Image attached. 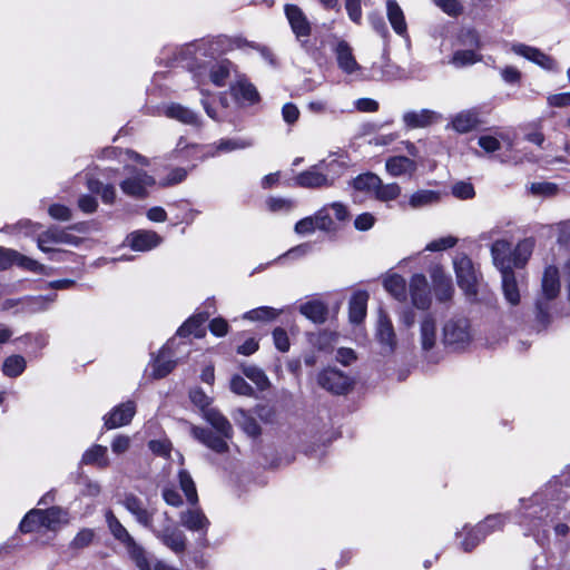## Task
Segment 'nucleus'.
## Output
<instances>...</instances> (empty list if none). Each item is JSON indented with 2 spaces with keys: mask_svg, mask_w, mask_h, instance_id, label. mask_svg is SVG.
Listing matches in <instances>:
<instances>
[{
  "mask_svg": "<svg viewBox=\"0 0 570 570\" xmlns=\"http://www.w3.org/2000/svg\"><path fill=\"white\" fill-rule=\"evenodd\" d=\"M217 53L218 49L212 40H199L181 50L183 60L198 85H204L208 78L217 87L225 86L233 66L228 60L213 61Z\"/></svg>",
  "mask_w": 570,
  "mask_h": 570,
  "instance_id": "obj_1",
  "label": "nucleus"
},
{
  "mask_svg": "<svg viewBox=\"0 0 570 570\" xmlns=\"http://www.w3.org/2000/svg\"><path fill=\"white\" fill-rule=\"evenodd\" d=\"M254 145L250 138H222L218 141L208 145L188 144L185 138H179L174 156L185 160H205L209 157H217L222 154H228L235 150L249 148Z\"/></svg>",
  "mask_w": 570,
  "mask_h": 570,
  "instance_id": "obj_2",
  "label": "nucleus"
},
{
  "mask_svg": "<svg viewBox=\"0 0 570 570\" xmlns=\"http://www.w3.org/2000/svg\"><path fill=\"white\" fill-rule=\"evenodd\" d=\"M204 417L218 434L203 428L191 426L193 436L216 453H225L228 450L226 440L232 438L230 423L215 409H207L204 412Z\"/></svg>",
  "mask_w": 570,
  "mask_h": 570,
  "instance_id": "obj_3",
  "label": "nucleus"
},
{
  "mask_svg": "<svg viewBox=\"0 0 570 570\" xmlns=\"http://www.w3.org/2000/svg\"><path fill=\"white\" fill-rule=\"evenodd\" d=\"M178 482L188 503L193 505V508L180 513L181 525L189 531L206 534L209 527V520L205 513L196 507L198 502V494L190 473L185 469H180L178 472Z\"/></svg>",
  "mask_w": 570,
  "mask_h": 570,
  "instance_id": "obj_4",
  "label": "nucleus"
},
{
  "mask_svg": "<svg viewBox=\"0 0 570 570\" xmlns=\"http://www.w3.org/2000/svg\"><path fill=\"white\" fill-rule=\"evenodd\" d=\"M18 228L27 236H37V246L43 253H58L55 248L56 245L67 244L78 246L81 239L69 233L68 229L59 228L57 226L49 227L47 230L38 234L40 224L32 223L31 220H21L18 223Z\"/></svg>",
  "mask_w": 570,
  "mask_h": 570,
  "instance_id": "obj_5",
  "label": "nucleus"
},
{
  "mask_svg": "<svg viewBox=\"0 0 570 570\" xmlns=\"http://www.w3.org/2000/svg\"><path fill=\"white\" fill-rule=\"evenodd\" d=\"M560 293L559 269L548 265L541 277V287L535 298L537 317L544 321L548 317L550 302L554 301Z\"/></svg>",
  "mask_w": 570,
  "mask_h": 570,
  "instance_id": "obj_6",
  "label": "nucleus"
},
{
  "mask_svg": "<svg viewBox=\"0 0 570 570\" xmlns=\"http://www.w3.org/2000/svg\"><path fill=\"white\" fill-rule=\"evenodd\" d=\"M125 170L126 177L120 180L119 187L126 196L136 199L145 198L149 189L157 184L156 178L142 169L126 166Z\"/></svg>",
  "mask_w": 570,
  "mask_h": 570,
  "instance_id": "obj_7",
  "label": "nucleus"
},
{
  "mask_svg": "<svg viewBox=\"0 0 570 570\" xmlns=\"http://www.w3.org/2000/svg\"><path fill=\"white\" fill-rule=\"evenodd\" d=\"M510 519V514H491L488 515L483 521L478 523L475 527L464 525V531L466 535H472L473 541H469L465 539L461 542V549L465 552L472 551L480 542H482L487 535L491 534L494 531L501 530L507 521Z\"/></svg>",
  "mask_w": 570,
  "mask_h": 570,
  "instance_id": "obj_8",
  "label": "nucleus"
},
{
  "mask_svg": "<svg viewBox=\"0 0 570 570\" xmlns=\"http://www.w3.org/2000/svg\"><path fill=\"white\" fill-rule=\"evenodd\" d=\"M551 512L552 508H543L541 505V500L538 494L527 500L522 499L519 511V524L525 529L527 533H534L542 524V520L547 519Z\"/></svg>",
  "mask_w": 570,
  "mask_h": 570,
  "instance_id": "obj_9",
  "label": "nucleus"
},
{
  "mask_svg": "<svg viewBox=\"0 0 570 570\" xmlns=\"http://www.w3.org/2000/svg\"><path fill=\"white\" fill-rule=\"evenodd\" d=\"M453 265L459 287L464 292L466 297L475 299L478 296L480 273L474 267L472 261L466 255L461 254L454 258Z\"/></svg>",
  "mask_w": 570,
  "mask_h": 570,
  "instance_id": "obj_10",
  "label": "nucleus"
},
{
  "mask_svg": "<svg viewBox=\"0 0 570 570\" xmlns=\"http://www.w3.org/2000/svg\"><path fill=\"white\" fill-rule=\"evenodd\" d=\"M472 340L470 323L464 317L449 318L442 327V342L453 350L466 347Z\"/></svg>",
  "mask_w": 570,
  "mask_h": 570,
  "instance_id": "obj_11",
  "label": "nucleus"
},
{
  "mask_svg": "<svg viewBox=\"0 0 570 570\" xmlns=\"http://www.w3.org/2000/svg\"><path fill=\"white\" fill-rule=\"evenodd\" d=\"M318 384L334 394H345L353 386V380L345 372L328 366L322 370L317 375Z\"/></svg>",
  "mask_w": 570,
  "mask_h": 570,
  "instance_id": "obj_12",
  "label": "nucleus"
},
{
  "mask_svg": "<svg viewBox=\"0 0 570 570\" xmlns=\"http://www.w3.org/2000/svg\"><path fill=\"white\" fill-rule=\"evenodd\" d=\"M164 523L160 527H153L150 531L171 551L180 553L186 549L185 534L171 525L167 512L163 513Z\"/></svg>",
  "mask_w": 570,
  "mask_h": 570,
  "instance_id": "obj_13",
  "label": "nucleus"
},
{
  "mask_svg": "<svg viewBox=\"0 0 570 570\" xmlns=\"http://www.w3.org/2000/svg\"><path fill=\"white\" fill-rule=\"evenodd\" d=\"M375 337L381 346L382 354L391 355L394 353L397 345L396 334L391 318L383 311H380L379 314Z\"/></svg>",
  "mask_w": 570,
  "mask_h": 570,
  "instance_id": "obj_14",
  "label": "nucleus"
},
{
  "mask_svg": "<svg viewBox=\"0 0 570 570\" xmlns=\"http://www.w3.org/2000/svg\"><path fill=\"white\" fill-rule=\"evenodd\" d=\"M35 515H42V525L47 530L56 531L61 525L67 524L69 522L68 512L59 507H52L47 510L33 509L27 513V521L24 523L28 524L30 519L35 518Z\"/></svg>",
  "mask_w": 570,
  "mask_h": 570,
  "instance_id": "obj_15",
  "label": "nucleus"
},
{
  "mask_svg": "<svg viewBox=\"0 0 570 570\" xmlns=\"http://www.w3.org/2000/svg\"><path fill=\"white\" fill-rule=\"evenodd\" d=\"M511 50L515 55L525 58L544 70L553 71L557 69L556 60L538 48L524 43H513L511 46Z\"/></svg>",
  "mask_w": 570,
  "mask_h": 570,
  "instance_id": "obj_16",
  "label": "nucleus"
},
{
  "mask_svg": "<svg viewBox=\"0 0 570 570\" xmlns=\"http://www.w3.org/2000/svg\"><path fill=\"white\" fill-rule=\"evenodd\" d=\"M320 167L325 173V177L331 179V187L335 184L350 165L348 156L344 153H333L318 161Z\"/></svg>",
  "mask_w": 570,
  "mask_h": 570,
  "instance_id": "obj_17",
  "label": "nucleus"
},
{
  "mask_svg": "<svg viewBox=\"0 0 570 570\" xmlns=\"http://www.w3.org/2000/svg\"><path fill=\"white\" fill-rule=\"evenodd\" d=\"M439 332L436 318L430 314H424L419 321V342L424 352L433 350L438 343Z\"/></svg>",
  "mask_w": 570,
  "mask_h": 570,
  "instance_id": "obj_18",
  "label": "nucleus"
},
{
  "mask_svg": "<svg viewBox=\"0 0 570 570\" xmlns=\"http://www.w3.org/2000/svg\"><path fill=\"white\" fill-rule=\"evenodd\" d=\"M285 14L296 38L305 42L311 35V23L303 10L296 4H286Z\"/></svg>",
  "mask_w": 570,
  "mask_h": 570,
  "instance_id": "obj_19",
  "label": "nucleus"
},
{
  "mask_svg": "<svg viewBox=\"0 0 570 570\" xmlns=\"http://www.w3.org/2000/svg\"><path fill=\"white\" fill-rule=\"evenodd\" d=\"M294 180L302 188L318 189L331 187V179L325 177V173L318 163L299 173Z\"/></svg>",
  "mask_w": 570,
  "mask_h": 570,
  "instance_id": "obj_20",
  "label": "nucleus"
},
{
  "mask_svg": "<svg viewBox=\"0 0 570 570\" xmlns=\"http://www.w3.org/2000/svg\"><path fill=\"white\" fill-rule=\"evenodd\" d=\"M122 505L125 509L135 517L136 521L147 528L153 529L154 527V512L148 510L141 499L132 493H128L124 497Z\"/></svg>",
  "mask_w": 570,
  "mask_h": 570,
  "instance_id": "obj_21",
  "label": "nucleus"
},
{
  "mask_svg": "<svg viewBox=\"0 0 570 570\" xmlns=\"http://www.w3.org/2000/svg\"><path fill=\"white\" fill-rule=\"evenodd\" d=\"M334 53L337 66L343 73L354 76L362 70L361 65L354 57L352 47L346 41H338L334 49Z\"/></svg>",
  "mask_w": 570,
  "mask_h": 570,
  "instance_id": "obj_22",
  "label": "nucleus"
},
{
  "mask_svg": "<svg viewBox=\"0 0 570 570\" xmlns=\"http://www.w3.org/2000/svg\"><path fill=\"white\" fill-rule=\"evenodd\" d=\"M410 295L412 304L420 309L430 306L431 296L428 279L423 274H414L410 281Z\"/></svg>",
  "mask_w": 570,
  "mask_h": 570,
  "instance_id": "obj_23",
  "label": "nucleus"
},
{
  "mask_svg": "<svg viewBox=\"0 0 570 570\" xmlns=\"http://www.w3.org/2000/svg\"><path fill=\"white\" fill-rule=\"evenodd\" d=\"M482 124L476 108L461 110L451 117L450 127L458 134H468Z\"/></svg>",
  "mask_w": 570,
  "mask_h": 570,
  "instance_id": "obj_24",
  "label": "nucleus"
},
{
  "mask_svg": "<svg viewBox=\"0 0 570 570\" xmlns=\"http://www.w3.org/2000/svg\"><path fill=\"white\" fill-rule=\"evenodd\" d=\"M161 114L169 119H174L188 126H200L199 116L190 108L177 102H170L161 107Z\"/></svg>",
  "mask_w": 570,
  "mask_h": 570,
  "instance_id": "obj_25",
  "label": "nucleus"
},
{
  "mask_svg": "<svg viewBox=\"0 0 570 570\" xmlns=\"http://www.w3.org/2000/svg\"><path fill=\"white\" fill-rule=\"evenodd\" d=\"M126 242L134 250L147 252L157 247L163 238L156 232L140 229L130 233Z\"/></svg>",
  "mask_w": 570,
  "mask_h": 570,
  "instance_id": "obj_26",
  "label": "nucleus"
},
{
  "mask_svg": "<svg viewBox=\"0 0 570 570\" xmlns=\"http://www.w3.org/2000/svg\"><path fill=\"white\" fill-rule=\"evenodd\" d=\"M136 413V405L132 401H127L116 407H114L105 416V426L107 429H116L119 426L127 425L132 420Z\"/></svg>",
  "mask_w": 570,
  "mask_h": 570,
  "instance_id": "obj_27",
  "label": "nucleus"
},
{
  "mask_svg": "<svg viewBox=\"0 0 570 570\" xmlns=\"http://www.w3.org/2000/svg\"><path fill=\"white\" fill-rule=\"evenodd\" d=\"M385 170L392 177L411 178L417 170V164L406 156H392L385 161Z\"/></svg>",
  "mask_w": 570,
  "mask_h": 570,
  "instance_id": "obj_28",
  "label": "nucleus"
},
{
  "mask_svg": "<svg viewBox=\"0 0 570 570\" xmlns=\"http://www.w3.org/2000/svg\"><path fill=\"white\" fill-rule=\"evenodd\" d=\"M491 255L493 264L500 273L513 271L511 244L508 240H495L491 246Z\"/></svg>",
  "mask_w": 570,
  "mask_h": 570,
  "instance_id": "obj_29",
  "label": "nucleus"
},
{
  "mask_svg": "<svg viewBox=\"0 0 570 570\" xmlns=\"http://www.w3.org/2000/svg\"><path fill=\"white\" fill-rule=\"evenodd\" d=\"M438 118L439 115L430 109L406 111L402 117L405 127L409 129L425 128L432 125Z\"/></svg>",
  "mask_w": 570,
  "mask_h": 570,
  "instance_id": "obj_30",
  "label": "nucleus"
},
{
  "mask_svg": "<svg viewBox=\"0 0 570 570\" xmlns=\"http://www.w3.org/2000/svg\"><path fill=\"white\" fill-rule=\"evenodd\" d=\"M171 344L173 342H168L153 361L151 368L155 379L166 376L176 365V361L173 360Z\"/></svg>",
  "mask_w": 570,
  "mask_h": 570,
  "instance_id": "obj_31",
  "label": "nucleus"
},
{
  "mask_svg": "<svg viewBox=\"0 0 570 570\" xmlns=\"http://www.w3.org/2000/svg\"><path fill=\"white\" fill-rule=\"evenodd\" d=\"M431 277L433 281L434 293L440 302L449 301L453 295V285L451 278L448 277L440 266H435L431 271Z\"/></svg>",
  "mask_w": 570,
  "mask_h": 570,
  "instance_id": "obj_32",
  "label": "nucleus"
},
{
  "mask_svg": "<svg viewBox=\"0 0 570 570\" xmlns=\"http://www.w3.org/2000/svg\"><path fill=\"white\" fill-rule=\"evenodd\" d=\"M386 17L396 35L401 37L407 36V23L404 12L395 0H386Z\"/></svg>",
  "mask_w": 570,
  "mask_h": 570,
  "instance_id": "obj_33",
  "label": "nucleus"
},
{
  "mask_svg": "<svg viewBox=\"0 0 570 570\" xmlns=\"http://www.w3.org/2000/svg\"><path fill=\"white\" fill-rule=\"evenodd\" d=\"M501 287L505 302L510 306H518L521 302V293L513 271L501 273Z\"/></svg>",
  "mask_w": 570,
  "mask_h": 570,
  "instance_id": "obj_34",
  "label": "nucleus"
},
{
  "mask_svg": "<svg viewBox=\"0 0 570 570\" xmlns=\"http://www.w3.org/2000/svg\"><path fill=\"white\" fill-rule=\"evenodd\" d=\"M230 91L234 98L243 104L253 105L259 98L256 88L244 77H239L230 86Z\"/></svg>",
  "mask_w": 570,
  "mask_h": 570,
  "instance_id": "obj_35",
  "label": "nucleus"
},
{
  "mask_svg": "<svg viewBox=\"0 0 570 570\" xmlns=\"http://www.w3.org/2000/svg\"><path fill=\"white\" fill-rule=\"evenodd\" d=\"M299 313L315 324H323L327 320L328 308L320 299H311L299 305Z\"/></svg>",
  "mask_w": 570,
  "mask_h": 570,
  "instance_id": "obj_36",
  "label": "nucleus"
},
{
  "mask_svg": "<svg viewBox=\"0 0 570 570\" xmlns=\"http://www.w3.org/2000/svg\"><path fill=\"white\" fill-rule=\"evenodd\" d=\"M208 318L206 314H197L188 318L177 331V335L186 337L193 335L195 337H203L206 333L205 323Z\"/></svg>",
  "mask_w": 570,
  "mask_h": 570,
  "instance_id": "obj_37",
  "label": "nucleus"
},
{
  "mask_svg": "<svg viewBox=\"0 0 570 570\" xmlns=\"http://www.w3.org/2000/svg\"><path fill=\"white\" fill-rule=\"evenodd\" d=\"M81 464H86V465L92 464V465H97L101 469L109 466L110 461H109V458L107 454V448L99 445V444H95V445L90 446L82 454Z\"/></svg>",
  "mask_w": 570,
  "mask_h": 570,
  "instance_id": "obj_38",
  "label": "nucleus"
},
{
  "mask_svg": "<svg viewBox=\"0 0 570 570\" xmlns=\"http://www.w3.org/2000/svg\"><path fill=\"white\" fill-rule=\"evenodd\" d=\"M127 551L138 570H154V564L157 560L137 542L129 546Z\"/></svg>",
  "mask_w": 570,
  "mask_h": 570,
  "instance_id": "obj_39",
  "label": "nucleus"
},
{
  "mask_svg": "<svg viewBox=\"0 0 570 570\" xmlns=\"http://www.w3.org/2000/svg\"><path fill=\"white\" fill-rule=\"evenodd\" d=\"M368 295L366 292H356L351 301L348 307L350 321L354 324L361 323L366 315V304Z\"/></svg>",
  "mask_w": 570,
  "mask_h": 570,
  "instance_id": "obj_40",
  "label": "nucleus"
},
{
  "mask_svg": "<svg viewBox=\"0 0 570 570\" xmlns=\"http://www.w3.org/2000/svg\"><path fill=\"white\" fill-rule=\"evenodd\" d=\"M106 522L108 524V528L111 532V534L124 543L126 548L134 544L136 542L134 538L129 534L127 529L121 524V522L116 518V515L112 513V511L108 510L105 514Z\"/></svg>",
  "mask_w": 570,
  "mask_h": 570,
  "instance_id": "obj_41",
  "label": "nucleus"
},
{
  "mask_svg": "<svg viewBox=\"0 0 570 570\" xmlns=\"http://www.w3.org/2000/svg\"><path fill=\"white\" fill-rule=\"evenodd\" d=\"M284 313L283 308H275L271 306H261L246 312L243 315L244 320L259 323H271L275 321L281 314Z\"/></svg>",
  "mask_w": 570,
  "mask_h": 570,
  "instance_id": "obj_42",
  "label": "nucleus"
},
{
  "mask_svg": "<svg viewBox=\"0 0 570 570\" xmlns=\"http://www.w3.org/2000/svg\"><path fill=\"white\" fill-rule=\"evenodd\" d=\"M87 187L91 193L99 195L104 204L112 205L116 202L117 191L112 184H104L97 179L89 178Z\"/></svg>",
  "mask_w": 570,
  "mask_h": 570,
  "instance_id": "obj_43",
  "label": "nucleus"
},
{
  "mask_svg": "<svg viewBox=\"0 0 570 570\" xmlns=\"http://www.w3.org/2000/svg\"><path fill=\"white\" fill-rule=\"evenodd\" d=\"M351 186L357 190L374 196L380 187V177L373 173H364L352 179Z\"/></svg>",
  "mask_w": 570,
  "mask_h": 570,
  "instance_id": "obj_44",
  "label": "nucleus"
},
{
  "mask_svg": "<svg viewBox=\"0 0 570 570\" xmlns=\"http://www.w3.org/2000/svg\"><path fill=\"white\" fill-rule=\"evenodd\" d=\"M383 285L386 292H389L395 299L400 302L406 299V283L401 275H387L383 281Z\"/></svg>",
  "mask_w": 570,
  "mask_h": 570,
  "instance_id": "obj_45",
  "label": "nucleus"
},
{
  "mask_svg": "<svg viewBox=\"0 0 570 570\" xmlns=\"http://www.w3.org/2000/svg\"><path fill=\"white\" fill-rule=\"evenodd\" d=\"M534 248V240L532 238H524L518 243L512 252V264L514 267H523L532 255Z\"/></svg>",
  "mask_w": 570,
  "mask_h": 570,
  "instance_id": "obj_46",
  "label": "nucleus"
},
{
  "mask_svg": "<svg viewBox=\"0 0 570 570\" xmlns=\"http://www.w3.org/2000/svg\"><path fill=\"white\" fill-rule=\"evenodd\" d=\"M440 193L430 189H420L410 196L409 204L412 208L417 209L439 203Z\"/></svg>",
  "mask_w": 570,
  "mask_h": 570,
  "instance_id": "obj_47",
  "label": "nucleus"
},
{
  "mask_svg": "<svg viewBox=\"0 0 570 570\" xmlns=\"http://www.w3.org/2000/svg\"><path fill=\"white\" fill-rule=\"evenodd\" d=\"M56 299V295L27 297L19 303L22 305L21 311L27 313H39L48 309L50 304Z\"/></svg>",
  "mask_w": 570,
  "mask_h": 570,
  "instance_id": "obj_48",
  "label": "nucleus"
},
{
  "mask_svg": "<svg viewBox=\"0 0 570 570\" xmlns=\"http://www.w3.org/2000/svg\"><path fill=\"white\" fill-rule=\"evenodd\" d=\"M26 366L27 362L23 356L10 355L2 364V373L8 377H18L24 372Z\"/></svg>",
  "mask_w": 570,
  "mask_h": 570,
  "instance_id": "obj_49",
  "label": "nucleus"
},
{
  "mask_svg": "<svg viewBox=\"0 0 570 570\" xmlns=\"http://www.w3.org/2000/svg\"><path fill=\"white\" fill-rule=\"evenodd\" d=\"M401 195V187L397 183L384 184L380 178V187H376L374 198L387 203L395 200Z\"/></svg>",
  "mask_w": 570,
  "mask_h": 570,
  "instance_id": "obj_50",
  "label": "nucleus"
},
{
  "mask_svg": "<svg viewBox=\"0 0 570 570\" xmlns=\"http://www.w3.org/2000/svg\"><path fill=\"white\" fill-rule=\"evenodd\" d=\"M481 60V56L478 55L474 49H463L454 52L451 62L455 67H465L469 65H473L476 61Z\"/></svg>",
  "mask_w": 570,
  "mask_h": 570,
  "instance_id": "obj_51",
  "label": "nucleus"
},
{
  "mask_svg": "<svg viewBox=\"0 0 570 570\" xmlns=\"http://www.w3.org/2000/svg\"><path fill=\"white\" fill-rule=\"evenodd\" d=\"M266 206L273 213H289L296 207V203L289 198L269 197Z\"/></svg>",
  "mask_w": 570,
  "mask_h": 570,
  "instance_id": "obj_52",
  "label": "nucleus"
},
{
  "mask_svg": "<svg viewBox=\"0 0 570 570\" xmlns=\"http://www.w3.org/2000/svg\"><path fill=\"white\" fill-rule=\"evenodd\" d=\"M243 373L247 379H249L254 384H256V386L259 390H265L269 384V381L265 373L256 366H244Z\"/></svg>",
  "mask_w": 570,
  "mask_h": 570,
  "instance_id": "obj_53",
  "label": "nucleus"
},
{
  "mask_svg": "<svg viewBox=\"0 0 570 570\" xmlns=\"http://www.w3.org/2000/svg\"><path fill=\"white\" fill-rule=\"evenodd\" d=\"M530 191L534 196L551 197L558 194L559 187L553 183L538 181L530 185Z\"/></svg>",
  "mask_w": 570,
  "mask_h": 570,
  "instance_id": "obj_54",
  "label": "nucleus"
},
{
  "mask_svg": "<svg viewBox=\"0 0 570 570\" xmlns=\"http://www.w3.org/2000/svg\"><path fill=\"white\" fill-rule=\"evenodd\" d=\"M237 421L244 432L249 436H257L261 433V428L257 421L244 411H239V417Z\"/></svg>",
  "mask_w": 570,
  "mask_h": 570,
  "instance_id": "obj_55",
  "label": "nucleus"
},
{
  "mask_svg": "<svg viewBox=\"0 0 570 570\" xmlns=\"http://www.w3.org/2000/svg\"><path fill=\"white\" fill-rule=\"evenodd\" d=\"M12 264H17L28 271L36 273H45L46 266L38 263L37 261L29 258L18 252L12 256Z\"/></svg>",
  "mask_w": 570,
  "mask_h": 570,
  "instance_id": "obj_56",
  "label": "nucleus"
},
{
  "mask_svg": "<svg viewBox=\"0 0 570 570\" xmlns=\"http://www.w3.org/2000/svg\"><path fill=\"white\" fill-rule=\"evenodd\" d=\"M95 538V531L92 529H81L70 542V548L80 550L88 547Z\"/></svg>",
  "mask_w": 570,
  "mask_h": 570,
  "instance_id": "obj_57",
  "label": "nucleus"
},
{
  "mask_svg": "<svg viewBox=\"0 0 570 570\" xmlns=\"http://www.w3.org/2000/svg\"><path fill=\"white\" fill-rule=\"evenodd\" d=\"M315 225L320 230H331L334 226V222L330 215L328 206H324L318 209L314 215Z\"/></svg>",
  "mask_w": 570,
  "mask_h": 570,
  "instance_id": "obj_58",
  "label": "nucleus"
},
{
  "mask_svg": "<svg viewBox=\"0 0 570 570\" xmlns=\"http://www.w3.org/2000/svg\"><path fill=\"white\" fill-rule=\"evenodd\" d=\"M187 177V170L181 167L170 169L168 175L158 181L160 187H168L181 183Z\"/></svg>",
  "mask_w": 570,
  "mask_h": 570,
  "instance_id": "obj_59",
  "label": "nucleus"
},
{
  "mask_svg": "<svg viewBox=\"0 0 570 570\" xmlns=\"http://www.w3.org/2000/svg\"><path fill=\"white\" fill-rule=\"evenodd\" d=\"M48 214L52 219L60 222H68L71 219L72 213L71 209L61 204H52L48 208Z\"/></svg>",
  "mask_w": 570,
  "mask_h": 570,
  "instance_id": "obj_60",
  "label": "nucleus"
},
{
  "mask_svg": "<svg viewBox=\"0 0 570 570\" xmlns=\"http://www.w3.org/2000/svg\"><path fill=\"white\" fill-rule=\"evenodd\" d=\"M459 42L462 46L469 47V49H479L480 39L475 30L463 29L459 36Z\"/></svg>",
  "mask_w": 570,
  "mask_h": 570,
  "instance_id": "obj_61",
  "label": "nucleus"
},
{
  "mask_svg": "<svg viewBox=\"0 0 570 570\" xmlns=\"http://www.w3.org/2000/svg\"><path fill=\"white\" fill-rule=\"evenodd\" d=\"M458 239L453 236H445L430 242L425 246V250L440 252L455 246Z\"/></svg>",
  "mask_w": 570,
  "mask_h": 570,
  "instance_id": "obj_62",
  "label": "nucleus"
},
{
  "mask_svg": "<svg viewBox=\"0 0 570 570\" xmlns=\"http://www.w3.org/2000/svg\"><path fill=\"white\" fill-rule=\"evenodd\" d=\"M273 341L275 347L279 352H287L289 350L291 343L287 335V332L282 327H276L273 331Z\"/></svg>",
  "mask_w": 570,
  "mask_h": 570,
  "instance_id": "obj_63",
  "label": "nucleus"
},
{
  "mask_svg": "<svg viewBox=\"0 0 570 570\" xmlns=\"http://www.w3.org/2000/svg\"><path fill=\"white\" fill-rule=\"evenodd\" d=\"M230 390L239 395L249 396L253 394L252 386L239 375H235L232 377Z\"/></svg>",
  "mask_w": 570,
  "mask_h": 570,
  "instance_id": "obj_64",
  "label": "nucleus"
}]
</instances>
